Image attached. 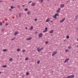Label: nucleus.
I'll use <instances>...</instances> for the list:
<instances>
[{
  "label": "nucleus",
  "mask_w": 78,
  "mask_h": 78,
  "mask_svg": "<svg viewBox=\"0 0 78 78\" xmlns=\"http://www.w3.org/2000/svg\"><path fill=\"white\" fill-rule=\"evenodd\" d=\"M44 48V47H42L41 48H40L39 47L37 48V51H38V52H40V51H41L42 50H43Z\"/></svg>",
  "instance_id": "1"
},
{
  "label": "nucleus",
  "mask_w": 78,
  "mask_h": 78,
  "mask_svg": "<svg viewBox=\"0 0 78 78\" xmlns=\"http://www.w3.org/2000/svg\"><path fill=\"white\" fill-rule=\"evenodd\" d=\"M56 16H59V14L58 13H56L55 14L54 16H53V18H54V19H56L57 18V17Z\"/></svg>",
  "instance_id": "2"
},
{
  "label": "nucleus",
  "mask_w": 78,
  "mask_h": 78,
  "mask_svg": "<svg viewBox=\"0 0 78 78\" xmlns=\"http://www.w3.org/2000/svg\"><path fill=\"white\" fill-rule=\"evenodd\" d=\"M42 36H43V34H42V33H40V34H39L38 35V37H40V38L42 37Z\"/></svg>",
  "instance_id": "3"
},
{
  "label": "nucleus",
  "mask_w": 78,
  "mask_h": 78,
  "mask_svg": "<svg viewBox=\"0 0 78 78\" xmlns=\"http://www.w3.org/2000/svg\"><path fill=\"white\" fill-rule=\"evenodd\" d=\"M57 51H56L53 52L52 54V56H55V55H56L57 54Z\"/></svg>",
  "instance_id": "4"
},
{
  "label": "nucleus",
  "mask_w": 78,
  "mask_h": 78,
  "mask_svg": "<svg viewBox=\"0 0 78 78\" xmlns=\"http://www.w3.org/2000/svg\"><path fill=\"white\" fill-rule=\"evenodd\" d=\"M61 8H59L56 11V13H59L60 12V11H61Z\"/></svg>",
  "instance_id": "5"
},
{
  "label": "nucleus",
  "mask_w": 78,
  "mask_h": 78,
  "mask_svg": "<svg viewBox=\"0 0 78 78\" xmlns=\"http://www.w3.org/2000/svg\"><path fill=\"white\" fill-rule=\"evenodd\" d=\"M48 29V28L47 27H46L45 28V30L43 31V33H46L47 31V30Z\"/></svg>",
  "instance_id": "6"
},
{
  "label": "nucleus",
  "mask_w": 78,
  "mask_h": 78,
  "mask_svg": "<svg viewBox=\"0 0 78 78\" xmlns=\"http://www.w3.org/2000/svg\"><path fill=\"white\" fill-rule=\"evenodd\" d=\"M36 5V3L35 2L32 3L31 4V6H34Z\"/></svg>",
  "instance_id": "7"
},
{
  "label": "nucleus",
  "mask_w": 78,
  "mask_h": 78,
  "mask_svg": "<svg viewBox=\"0 0 78 78\" xmlns=\"http://www.w3.org/2000/svg\"><path fill=\"white\" fill-rule=\"evenodd\" d=\"M64 4H61L60 5V6L61 8H62L64 7Z\"/></svg>",
  "instance_id": "8"
},
{
  "label": "nucleus",
  "mask_w": 78,
  "mask_h": 78,
  "mask_svg": "<svg viewBox=\"0 0 78 78\" xmlns=\"http://www.w3.org/2000/svg\"><path fill=\"white\" fill-rule=\"evenodd\" d=\"M65 18H64L62 20H61L60 21V23H62V22H63L64 21V20H65Z\"/></svg>",
  "instance_id": "9"
},
{
  "label": "nucleus",
  "mask_w": 78,
  "mask_h": 78,
  "mask_svg": "<svg viewBox=\"0 0 78 78\" xmlns=\"http://www.w3.org/2000/svg\"><path fill=\"white\" fill-rule=\"evenodd\" d=\"M69 61V58L67 59L64 62V63H66V62H67V61Z\"/></svg>",
  "instance_id": "10"
},
{
  "label": "nucleus",
  "mask_w": 78,
  "mask_h": 78,
  "mask_svg": "<svg viewBox=\"0 0 78 78\" xmlns=\"http://www.w3.org/2000/svg\"><path fill=\"white\" fill-rule=\"evenodd\" d=\"M50 20V19L48 18L46 20L45 22L46 23L48 22H49V20Z\"/></svg>",
  "instance_id": "11"
},
{
  "label": "nucleus",
  "mask_w": 78,
  "mask_h": 78,
  "mask_svg": "<svg viewBox=\"0 0 78 78\" xmlns=\"http://www.w3.org/2000/svg\"><path fill=\"white\" fill-rule=\"evenodd\" d=\"M19 34V32H15L14 34V36H16V35H17V34Z\"/></svg>",
  "instance_id": "12"
},
{
  "label": "nucleus",
  "mask_w": 78,
  "mask_h": 78,
  "mask_svg": "<svg viewBox=\"0 0 78 78\" xmlns=\"http://www.w3.org/2000/svg\"><path fill=\"white\" fill-rule=\"evenodd\" d=\"M32 39V38L30 37V38H28L26 39L27 41H29V40H31Z\"/></svg>",
  "instance_id": "13"
},
{
  "label": "nucleus",
  "mask_w": 78,
  "mask_h": 78,
  "mask_svg": "<svg viewBox=\"0 0 78 78\" xmlns=\"http://www.w3.org/2000/svg\"><path fill=\"white\" fill-rule=\"evenodd\" d=\"M33 27L32 26H31L30 28L29 29L30 30H33Z\"/></svg>",
  "instance_id": "14"
},
{
  "label": "nucleus",
  "mask_w": 78,
  "mask_h": 78,
  "mask_svg": "<svg viewBox=\"0 0 78 78\" xmlns=\"http://www.w3.org/2000/svg\"><path fill=\"white\" fill-rule=\"evenodd\" d=\"M2 51L3 52H4L5 51H7L8 50H7V49H4L2 50Z\"/></svg>",
  "instance_id": "15"
},
{
  "label": "nucleus",
  "mask_w": 78,
  "mask_h": 78,
  "mask_svg": "<svg viewBox=\"0 0 78 78\" xmlns=\"http://www.w3.org/2000/svg\"><path fill=\"white\" fill-rule=\"evenodd\" d=\"M54 30H52L50 32V33L52 34L53 33Z\"/></svg>",
  "instance_id": "16"
},
{
  "label": "nucleus",
  "mask_w": 78,
  "mask_h": 78,
  "mask_svg": "<svg viewBox=\"0 0 78 78\" xmlns=\"http://www.w3.org/2000/svg\"><path fill=\"white\" fill-rule=\"evenodd\" d=\"M44 0H39V2L40 3H42Z\"/></svg>",
  "instance_id": "17"
},
{
  "label": "nucleus",
  "mask_w": 78,
  "mask_h": 78,
  "mask_svg": "<svg viewBox=\"0 0 78 78\" xmlns=\"http://www.w3.org/2000/svg\"><path fill=\"white\" fill-rule=\"evenodd\" d=\"M27 13L28 15H30V11H28Z\"/></svg>",
  "instance_id": "18"
},
{
  "label": "nucleus",
  "mask_w": 78,
  "mask_h": 78,
  "mask_svg": "<svg viewBox=\"0 0 78 78\" xmlns=\"http://www.w3.org/2000/svg\"><path fill=\"white\" fill-rule=\"evenodd\" d=\"M25 11H28V8H26L24 9Z\"/></svg>",
  "instance_id": "19"
},
{
  "label": "nucleus",
  "mask_w": 78,
  "mask_h": 78,
  "mask_svg": "<svg viewBox=\"0 0 78 78\" xmlns=\"http://www.w3.org/2000/svg\"><path fill=\"white\" fill-rule=\"evenodd\" d=\"M14 8H15V7H14V6H11V9H14Z\"/></svg>",
  "instance_id": "20"
},
{
  "label": "nucleus",
  "mask_w": 78,
  "mask_h": 78,
  "mask_svg": "<svg viewBox=\"0 0 78 78\" xmlns=\"http://www.w3.org/2000/svg\"><path fill=\"white\" fill-rule=\"evenodd\" d=\"M17 51H20V49H18L17 50Z\"/></svg>",
  "instance_id": "21"
},
{
  "label": "nucleus",
  "mask_w": 78,
  "mask_h": 78,
  "mask_svg": "<svg viewBox=\"0 0 78 78\" xmlns=\"http://www.w3.org/2000/svg\"><path fill=\"white\" fill-rule=\"evenodd\" d=\"M66 39H69V36H67L66 37Z\"/></svg>",
  "instance_id": "22"
},
{
  "label": "nucleus",
  "mask_w": 78,
  "mask_h": 78,
  "mask_svg": "<svg viewBox=\"0 0 78 78\" xmlns=\"http://www.w3.org/2000/svg\"><path fill=\"white\" fill-rule=\"evenodd\" d=\"M40 63V61L39 60L37 61V64H39V63Z\"/></svg>",
  "instance_id": "23"
},
{
  "label": "nucleus",
  "mask_w": 78,
  "mask_h": 78,
  "mask_svg": "<svg viewBox=\"0 0 78 78\" xmlns=\"http://www.w3.org/2000/svg\"><path fill=\"white\" fill-rule=\"evenodd\" d=\"M3 25V23H2V22H0V26H2Z\"/></svg>",
  "instance_id": "24"
},
{
  "label": "nucleus",
  "mask_w": 78,
  "mask_h": 78,
  "mask_svg": "<svg viewBox=\"0 0 78 78\" xmlns=\"http://www.w3.org/2000/svg\"><path fill=\"white\" fill-rule=\"evenodd\" d=\"M2 67H6L7 66L6 65L2 66Z\"/></svg>",
  "instance_id": "25"
},
{
  "label": "nucleus",
  "mask_w": 78,
  "mask_h": 78,
  "mask_svg": "<svg viewBox=\"0 0 78 78\" xmlns=\"http://www.w3.org/2000/svg\"><path fill=\"white\" fill-rule=\"evenodd\" d=\"M16 39V37H14L13 38H12L11 39V41H13V40H14V39Z\"/></svg>",
  "instance_id": "26"
},
{
  "label": "nucleus",
  "mask_w": 78,
  "mask_h": 78,
  "mask_svg": "<svg viewBox=\"0 0 78 78\" xmlns=\"http://www.w3.org/2000/svg\"><path fill=\"white\" fill-rule=\"evenodd\" d=\"M68 48H69V49H71V48H72V47L70 46H69L68 47Z\"/></svg>",
  "instance_id": "27"
},
{
  "label": "nucleus",
  "mask_w": 78,
  "mask_h": 78,
  "mask_svg": "<svg viewBox=\"0 0 78 78\" xmlns=\"http://www.w3.org/2000/svg\"><path fill=\"white\" fill-rule=\"evenodd\" d=\"M45 44H48V41H46L45 42Z\"/></svg>",
  "instance_id": "28"
},
{
  "label": "nucleus",
  "mask_w": 78,
  "mask_h": 78,
  "mask_svg": "<svg viewBox=\"0 0 78 78\" xmlns=\"http://www.w3.org/2000/svg\"><path fill=\"white\" fill-rule=\"evenodd\" d=\"M26 61H27V60H28V58H25Z\"/></svg>",
  "instance_id": "29"
},
{
  "label": "nucleus",
  "mask_w": 78,
  "mask_h": 78,
  "mask_svg": "<svg viewBox=\"0 0 78 78\" xmlns=\"http://www.w3.org/2000/svg\"><path fill=\"white\" fill-rule=\"evenodd\" d=\"M9 61H12V58H10V59H9Z\"/></svg>",
  "instance_id": "30"
},
{
  "label": "nucleus",
  "mask_w": 78,
  "mask_h": 78,
  "mask_svg": "<svg viewBox=\"0 0 78 78\" xmlns=\"http://www.w3.org/2000/svg\"><path fill=\"white\" fill-rule=\"evenodd\" d=\"M26 75H29V72H27L26 73Z\"/></svg>",
  "instance_id": "31"
},
{
  "label": "nucleus",
  "mask_w": 78,
  "mask_h": 78,
  "mask_svg": "<svg viewBox=\"0 0 78 78\" xmlns=\"http://www.w3.org/2000/svg\"><path fill=\"white\" fill-rule=\"evenodd\" d=\"M21 15H22V14L21 13H20L19 16L20 17H21Z\"/></svg>",
  "instance_id": "32"
},
{
  "label": "nucleus",
  "mask_w": 78,
  "mask_h": 78,
  "mask_svg": "<svg viewBox=\"0 0 78 78\" xmlns=\"http://www.w3.org/2000/svg\"><path fill=\"white\" fill-rule=\"evenodd\" d=\"M69 51V50L67 49H66L65 50V52H67V51Z\"/></svg>",
  "instance_id": "33"
},
{
  "label": "nucleus",
  "mask_w": 78,
  "mask_h": 78,
  "mask_svg": "<svg viewBox=\"0 0 78 78\" xmlns=\"http://www.w3.org/2000/svg\"><path fill=\"white\" fill-rule=\"evenodd\" d=\"M20 5H19L18 6V8H20Z\"/></svg>",
  "instance_id": "34"
},
{
  "label": "nucleus",
  "mask_w": 78,
  "mask_h": 78,
  "mask_svg": "<svg viewBox=\"0 0 78 78\" xmlns=\"http://www.w3.org/2000/svg\"><path fill=\"white\" fill-rule=\"evenodd\" d=\"M31 2H32V1H30V2H29L28 3H31Z\"/></svg>",
  "instance_id": "35"
},
{
  "label": "nucleus",
  "mask_w": 78,
  "mask_h": 78,
  "mask_svg": "<svg viewBox=\"0 0 78 78\" xmlns=\"http://www.w3.org/2000/svg\"><path fill=\"white\" fill-rule=\"evenodd\" d=\"M9 10L11 11H12V9H9Z\"/></svg>",
  "instance_id": "36"
},
{
  "label": "nucleus",
  "mask_w": 78,
  "mask_h": 78,
  "mask_svg": "<svg viewBox=\"0 0 78 78\" xmlns=\"http://www.w3.org/2000/svg\"><path fill=\"white\" fill-rule=\"evenodd\" d=\"M8 23H6L5 24V26H8Z\"/></svg>",
  "instance_id": "37"
},
{
  "label": "nucleus",
  "mask_w": 78,
  "mask_h": 78,
  "mask_svg": "<svg viewBox=\"0 0 78 78\" xmlns=\"http://www.w3.org/2000/svg\"><path fill=\"white\" fill-rule=\"evenodd\" d=\"M35 34H37V32L36 31L35 33Z\"/></svg>",
  "instance_id": "38"
},
{
  "label": "nucleus",
  "mask_w": 78,
  "mask_h": 78,
  "mask_svg": "<svg viewBox=\"0 0 78 78\" xmlns=\"http://www.w3.org/2000/svg\"><path fill=\"white\" fill-rule=\"evenodd\" d=\"M25 50H23V52H25Z\"/></svg>",
  "instance_id": "39"
},
{
  "label": "nucleus",
  "mask_w": 78,
  "mask_h": 78,
  "mask_svg": "<svg viewBox=\"0 0 78 78\" xmlns=\"http://www.w3.org/2000/svg\"><path fill=\"white\" fill-rule=\"evenodd\" d=\"M37 19H34V21H37Z\"/></svg>",
  "instance_id": "40"
},
{
  "label": "nucleus",
  "mask_w": 78,
  "mask_h": 78,
  "mask_svg": "<svg viewBox=\"0 0 78 78\" xmlns=\"http://www.w3.org/2000/svg\"><path fill=\"white\" fill-rule=\"evenodd\" d=\"M77 17H78V16L76 17V19H77Z\"/></svg>",
  "instance_id": "41"
},
{
  "label": "nucleus",
  "mask_w": 78,
  "mask_h": 78,
  "mask_svg": "<svg viewBox=\"0 0 78 78\" xmlns=\"http://www.w3.org/2000/svg\"><path fill=\"white\" fill-rule=\"evenodd\" d=\"M50 23H53V22L52 21H51L50 22Z\"/></svg>",
  "instance_id": "42"
},
{
  "label": "nucleus",
  "mask_w": 78,
  "mask_h": 78,
  "mask_svg": "<svg viewBox=\"0 0 78 78\" xmlns=\"http://www.w3.org/2000/svg\"><path fill=\"white\" fill-rule=\"evenodd\" d=\"M76 30H78V27H77V28H76Z\"/></svg>",
  "instance_id": "43"
},
{
  "label": "nucleus",
  "mask_w": 78,
  "mask_h": 78,
  "mask_svg": "<svg viewBox=\"0 0 78 78\" xmlns=\"http://www.w3.org/2000/svg\"><path fill=\"white\" fill-rule=\"evenodd\" d=\"M25 29H26V30H27V27H26L25 28Z\"/></svg>",
  "instance_id": "44"
},
{
  "label": "nucleus",
  "mask_w": 78,
  "mask_h": 78,
  "mask_svg": "<svg viewBox=\"0 0 78 78\" xmlns=\"http://www.w3.org/2000/svg\"><path fill=\"white\" fill-rule=\"evenodd\" d=\"M2 73V72H0V74H1Z\"/></svg>",
  "instance_id": "45"
},
{
  "label": "nucleus",
  "mask_w": 78,
  "mask_h": 78,
  "mask_svg": "<svg viewBox=\"0 0 78 78\" xmlns=\"http://www.w3.org/2000/svg\"><path fill=\"white\" fill-rule=\"evenodd\" d=\"M1 2H2V1H0V3H1Z\"/></svg>",
  "instance_id": "46"
},
{
  "label": "nucleus",
  "mask_w": 78,
  "mask_h": 78,
  "mask_svg": "<svg viewBox=\"0 0 78 78\" xmlns=\"http://www.w3.org/2000/svg\"><path fill=\"white\" fill-rule=\"evenodd\" d=\"M22 6H25V5H23Z\"/></svg>",
  "instance_id": "47"
},
{
  "label": "nucleus",
  "mask_w": 78,
  "mask_h": 78,
  "mask_svg": "<svg viewBox=\"0 0 78 78\" xmlns=\"http://www.w3.org/2000/svg\"><path fill=\"white\" fill-rule=\"evenodd\" d=\"M12 1H14V0H12Z\"/></svg>",
  "instance_id": "48"
},
{
  "label": "nucleus",
  "mask_w": 78,
  "mask_h": 78,
  "mask_svg": "<svg viewBox=\"0 0 78 78\" xmlns=\"http://www.w3.org/2000/svg\"><path fill=\"white\" fill-rule=\"evenodd\" d=\"M48 0V1H49V0Z\"/></svg>",
  "instance_id": "49"
},
{
  "label": "nucleus",
  "mask_w": 78,
  "mask_h": 78,
  "mask_svg": "<svg viewBox=\"0 0 78 78\" xmlns=\"http://www.w3.org/2000/svg\"><path fill=\"white\" fill-rule=\"evenodd\" d=\"M77 47H78V45L77 46Z\"/></svg>",
  "instance_id": "50"
}]
</instances>
